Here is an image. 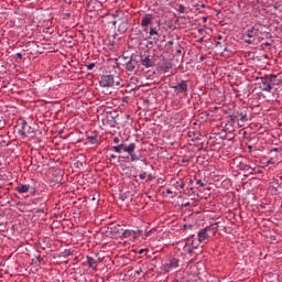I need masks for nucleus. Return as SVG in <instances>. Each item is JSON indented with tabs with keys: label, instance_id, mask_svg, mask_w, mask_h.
Segmentation results:
<instances>
[{
	"label": "nucleus",
	"instance_id": "obj_2",
	"mask_svg": "<svg viewBox=\"0 0 282 282\" xmlns=\"http://www.w3.org/2000/svg\"><path fill=\"white\" fill-rule=\"evenodd\" d=\"M217 228L209 226L197 232L199 243H208L215 237Z\"/></svg>",
	"mask_w": 282,
	"mask_h": 282
},
{
	"label": "nucleus",
	"instance_id": "obj_6",
	"mask_svg": "<svg viewBox=\"0 0 282 282\" xmlns=\"http://www.w3.org/2000/svg\"><path fill=\"white\" fill-rule=\"evenodd\" d=\"M274 78H276L274 75H271L270 77H262L260 89H262V91H272V85L270 83H272Z\"/></svg>",
	"mask_w": 282,
	"mask_h": 282
},
{
	"label": "nucleus",
	"instance_id": "obj_23",
	"mask_svg": "<svg viewBox=\"0 0 282 282\" xmlns=\"http://www.w3.org/2000/svg\"><path fill=\"white\" fill-rule=\"evenodd\" d=\"M245 43H247L248 45H252V43H254L253 37H249L248 40H245Z\"/></svg>",
	"mask_w": 282,
	"mask_h": 282
},
{
	"label": "nucleus",
	"instance_id": "obj_9",
	"mask_svg": "<svg viewBox=\"0 0 282 282\" xmlns=\"http://www.w3.org/2000/svg\"><path fill=\"white\" fill-rule=\"evenodd\" d=\"M154 19H155V17H153V14H151V13H145L142 17L141 28H142L143 32H148L149 31V25H151V23H153Z\"/></svg>",
	"mask_w": 282,
	"mask_h": 282
},
{
	"label": "nucleus",
	"instance_id": "obj_34",
	"mask_svg": "<svg viewBox=\"0 0 282 282\" xmlns=\"http://www.w3.org/2000/svg\"><path fill=\"white\" fill-rule=\"evenodd\" d=\"M173 282H191L189 280H174Z\"/></svg>",
	"mask_w": 282,
	"mask_h": 282
},
{
	"label": "nucleus",
	"instance_id": "obj_43",
	"mask_svg": "<svg viewBox=\"0 0 282 282\" xmlns=\"http://www.w3.org/2000/svg\"><path fill=\"white\" fill-rule=\"evenodd\" d=\"M200 8H206V4H200Z\"/></svg>",
	"mask_w": 282,
	"mask_h": 282
},
{
	"label": "nucleus",
	"instance_id": "obj_28",
	"mask_svg": "<svg viewBox=\"0 0 282 282\" xmlns=\"http://www.w3.org/2000/svg\"><path fill=\"white\" fill-rule=\"evenodd\" d=\"M64 256H65V257H72V252H70L69 250H65V251H64Z\"/></svg>",
	"mask_w": 282,
	"mask_h": 282
},
{
	"label": "nucleus",
	"instance_id": "obj_3",
	"mask_svg": "<svg viewBox=\"0 0 282 282\" xmlns=\"http://www.w3.org/2000/svg\"><path fill=\"white\" fill-rule=\"evenodd\" d=\"M234 164H236L239 171H243L245 173L252 171V166H250V164L248 163V159L246 158H236L234 160Z\"/></svg>",
	"mask_w": 282,
	"mask_h": 282
},
{
	"label": "nucleus",
	"instance_id": "obj_47",
	"mask_svg": "<svg viewBox=\"0 0 282 282\" xmlns=\"http://www.w3.org/2000/svg\"><path fill=\"white\" fill-rule=\"evenodd\" d=\"M116 85H120V82H117Z\"/></svg>",
	"mask_w": 282,
	"mask_h": 282
},
{
	"label": "nucleus",
	"instance_id": "obj_12",
	"mask_svg": "<svg viewBox=\"0 0 282 282\" xmlns=\"http://www.w3.org/2000/svg\"><path fill=\"white\" fill-rule=\"evenodd\" d=\"M197 243L195 241H192V243H185L183 247V251L186 252V254H193L195 250H197Z\"/></svg>",
	"mask_w": 282,
	"mask_h": 282
},
{
	"label": "nucleus",
	"instance_id": "obj_1",
	"mask_svg": "<svg viewBox=\"0 0 282 282\" xmlns=\"http://www.w3.org/2000/svg\"><path fill=\"white\" fill-rule=\"evenodd\" d=\"M116 153H128L130 155L131 162H138L140 161L143 166H147L145 169L151 170L153 169L152 165H148L145 160H142L140 155L135 154V143H130L127 145V143H121L119 145L115 147Z\"/></svg>",
	"mask_w": 282,
	"mask_h": 282
},
{
	"label": "nucleus",
	"instance_id": "obj_24",
	"mask_svg": "<svg viewBox=\"0 0 282 282\" xmlns=\"http://www.w3.org/2000/svg\"><path fill=\"white\" fill-rule=\"evenodd\" d=\"M155 232V229L145 231V237H151V234Z\"/></svg>",
	"mask_w": 282,
	"mask_h": 282
},
{
	"label": "nucleus",
	"instance_id": "obj_15",
	"mask_svg": "<svg viewBox=\"0 0 282 282\" xmlns=\"http://www.w3.org/2000/svg\"><path fill=\"white\" fill-rule=\"evenodd\" d=\"M149 39H153L154 43H158L160 41L159 39V33L155 30V28H150V32H149Z\"/></svg>",
	"mask_w": 282,
	"mask_h": 282
},
{
	"label": "nucleus",
	"instance_id": "obj_39",
	"mask_svg": "<svg viewBox=\"0 0 282 282\" xmlns=\"http://www.w3.org/2000/svg\"><path fill=\"white\" fill-rule=\"evenodd\" d=\"M248 149H249V153H252V145H249Z\"/></svg>",
	"mask_w": 282,
	"mask_h": 282
},
{
	"label": "nucleus",
	"instance_id": "obj_10",
	"mask_svg": "<svg viewBox=\"0 0 282 282\" xmlns=\"http://www.w3.org/2000/svg\"><path fill=\"white\" fill-rule=\"evenodd\" d=\"M140 63L143 67H153V65H155V62L148 52L141 54Z\"/></svg>",
	"mask_w": 282,
	"mask_h": 282
},
{
	"label": "nucleus",
	"instance_id": "obj_18",
	"mask_svg": "<svg viewBox=\"0 0 282 282\" xmlns=\"http://www.w3.org/2000/svg\"><path fill=\"white\" fill-rule=\"evenodd\" d=\"M126 69H127L128 72H133V69H135V64L132 63L131 61L128 62V63L126 64Z\"/></svg>",
	"mask_w": 282,
	"mask_h": 282
},
{
	"label": "nucleus",
	"instance_id": "obj_13",
	"mask_svg": "<svg viewBox=\"0 0 282 282\" xmlns=\"http://www.w3.org/2000/svg\"><path fill=\"white\" fill-rule=\"evenodd\" d=\"M246 35L248 39H257V36H259V28H257V25L249 28L246 31Z\"/></svg>",
	"mask_w": 282,
	"mask_h": 282
},
{
	"label": "nucleus",
	"instance_id": "obj_32",
	"mask_svg": "<svg viewBox=\"0 0 282 282\" xmlns=\"http://www.w3.org/2000/svg\"><path fill=\"white\" fill-rule=\"evenodd\" d=\"M176 188H184V183H177Z\"/></svg>",
	"mask_w": 282,
	"mask_h": 282
},
{
	"label": "nucleus",
	"instance_id": "obj_37",
	"mask_svg": "<svg viewBox=\"0 0 282 282\" xmlns=\"http://www.w3.org/2000/svg\"><path fill=\"white\" fill-rule=\"evenodd\" d=\"M216 47H221V42H216Z\"/></svg>",
	"mask_w": 282,
	"mask_h": 282
},
{
	"label": "nucleus",
	"instance_id": "obj_14",
	"mask_svg": "<svg viewBox=\"0 0 282 282\" xmlns=\"http://www.w3.org/2000/svg\"><path fill=\"white\" fill-rule=\"evenodd\" d=\"M87 264L91 270H98V261L90 256H87Z\"/></svg>",
	"mask_w": 282,
	"mask_h": 282
},
{
	"label": "nucleus",
	"instance_id": "obj_8",
	"mask_svg": "<svg viewBox=\"0 0 282 282\" xmlns=\"http://www.w3.org/2000/svg\"><path fill=\"white\" fill-rule=\"evenodd\" d=\"M177 268H180V260L172 258L163 264L162 270L165 272H173V270H177Z\"/></svg>",
	"mask_w": 282,
	"mask_h": 282
},
{
	"label": "nucleus",
	"instance_id": "obj_25",
	"mask_svg": "<svg viewBox=\"0 0 282 282\" xmlns=\"http://www.w3.org/2000/svg\"><path fill=\"white\" fill-rule=\"evenodd\" d=\"M140 180H147V172H143L139 175Z\"/></svg>",
	"mask_w": 282,
	"mask_h": 282
},
{
	"label": "nucleus",
	"instance_id": "obj_44",
	"mask_svg": "<svg viewBox=\"0 0 282 282\" xmlns=\"http://www.w3.org/2000/svg\"><path fill=\"white\" fill-rule=\"evenodd\" d=\"M18 56L21 58V56H23L21 53H18Z\"/></svg>",
	"mask_w": 282,
	"mask_h": 282
},
{
	"label": "nucleus",
	"instance_id": "obj_29",
	"mask_svg": "<svg viewBox=\"0 0 282 282\" xmlns=\"http://www.w3.org/2000/svg\"><path fill=\"white\" fill-rule=\"evenodd\" d=\"M189 228H193V225H184V230H189Z\"/></svg>",
	"mask_w": 282,
	"mask_h": 282
},
{
	"label": "nucleus",
	"instance_id": "obj_19",
	"mask_svg": "<svg viewBox=\"0 0 282 282\" xmlns=\"http://www.w3.org/2000/svg\"><path fill=\"white\" fill-rule=\"evenodd\" d=\"M189 145L193 147V151H202V149H204L202 143H189Z\"/></svg>",
	"mask_w": 282,
	"mask_h": 282
},
{
	"label": "nucleus",
	"instance_id": "obj_40",
	"mask_svg": "<svg viewBox=\"0 0 282 282\" xmlns=\"http://www.w3.org/2000/svg\"><path fill=\"white\" fill-rule=\"evenodd\" d=\"M110 158H112V160H116V155L115 154H111Z\"/></svg>",
	"mask_w": 282,
	"mask_h": 282
},
{
	"label": "nucleus",
	"instance_id": "obj_7",
	"mask_svg": "<svg viewBox=\"0 0 282 282\" xmlns=\"http://www.w3.org/2000/svg\"><path fill=\"white\" fill-rule=\"evenodd\" d=\"M20 135H22V138H30V135H32V133H34V128H32V126L28 124L26 121H22L21 122V130H19Z\"/></svg>",
	"mask_w": 282,
	"mask_h": 282
},
{
	"label": "nucleus",
	"instance_id": "obj_20",
	"mask_svg": "<svg viewBox=\"0 0 282 282\" xmlns=\"http://www.w3.org/2000/svg\"><path fill=\"white\" fill-rule=\"evenodd\" d=\"M73 166H74V169H83V162H80V161H75V162L73 163Z\"/></svg>",
	"mask_w": 282,
	"mask_h": 282
},
{
	"label": "nucleus",
	"instance_id": "obj_35",
	"mask_svg": "<svg viewBox=\"0 0 282 282\" xmlns=\"http://www.w3.org/2000/svg\"><path fill=\"white\" fill-rule=\"evenodd\" d=\"M144 252H147V249H140L139 250V254H143Z\"/></svg>",
	"mask_w": 282,
	"mask_h": 282
},
{
	"label": "nucleus",
	"instance_id": "obj_46",
	"mask_svg": "<svg viewBox=\"0 0 282 282\" xmlns=\"http://www.w3.org/2000/svg\"><path fill=\"white\" fill-rule=\"evenodd\" d=\"M115 142H118V138H115Z\"/></svg>",
	"mask_w": 282,
	"mask_h": 282
},
{
	"label": "nucleus",
	"instance_id": "obj_36",
	"mask_svg": "<svg viewBox=\"0 0 282 282\" xmlns=\"http://www.w3.org/2000/svg\"><path fill=\"white\" fill-rule=\"evenodd\" d=\"M166 194H167V195H173V191L166 189Z\"/></svg>",
	"mask_w": 282,
	"mask_h": 282
},
{
	"label": "nucleus",
	"instance_id": "obj_27",
	"mask_svg": "<svg viewBox=\"0 0 282 282\" xmlns=\"http://www.w3.org/2000/svg\"><path fill=\"white\" fill-rule=\"evenodd\" d=\"M30 191H31V195L33 196L36 195V187H31Z\"/></svg>",
	"mask_w": 282,
	"mask_h": 282
},
{
	"label": "nucleus",
	"instance_id": "obj_5",
	"mask_svg": "<svg viewBox=\"0 0 282 282\" xmlns=\"http://www.w3.org/2000/svg\"><path fill=\"white\" fill-rule=\"evenodd\" d=\"M229 119L231 124H235L237 120H240V122H248V111L243 110L241 112H236L234 115H230Z\"/></svg>",
	"mask_w": 282,
	"mask_h": 282
},
{
	"label": "nucleus",
	"instance_id": "obj_38",
	"mask_svg": "<svg viewBox=\"0 0 282 282\" xmlns=\"http://www.w3.org/2000/svg\"><path fill=\"white\" fill-rule=\"evenodd\" d=\"M224 37L221 35L217 36V41L220 42Z\"/></svg>",
	"mask_w": 282,
	"mask_h": 282
},
{
	"label": "nucleus",
	"instance_id": "obj_16",
	"mask_svg": "<svg viewBox=\"0 0 282 282\" xmlns=\"http://www.w3.org/2000/svg\"><path fill=\"white\" fill-rule=\"evenodd\" d=\"M174 89L176 91H188V85L186 84L185 80H182L180 84H177L176 86H174Z\"/></svg>",
	"mask_w": 282,
	"mask_h": 282
},
{
	"label": "nucleus",
	"instance_id": "obj_41",
	"mask_svg": "<svg viewBox=\"0 0 282 282\" xmlns=\"http://www.w3.org/2000/svg\"><path fill=\"white\" fill-rule=\"evenodd\" d=\"M164 69H166V63H163V66H162Z\"/></svg>",
	"mask_w": 282,
	"mask_h": 282
},
{
	"label": "nucleus",
	"instance_id": "obj_48",
	"mask_svg": "<svg viewBox=\"0 0 282 282\" xmlns=\"http://www.w3.org/2000/svg\"><path fill=\"white\" fill-rule=\"evenodd\" d=\"M203 21H206V18H205V19H203Z\"/></svg>",
	"mask_w": 282,
	"mask_h": 282
},
{
	"label": "nucleus",
	"instance_id": "obj_4",
	"mask_svg": "<svg viewBox=\"0 0 282 282\" xmlns=\"http://www.w3.org/2000/svg\"><path fill=\"white\" fill-rule=\"evenodd\" d=\"M141 232L142 230L126 229L122 232V237L123 239H128L129 241H137Z\"/></svg>",
	"mask_w": 282,
	"mask_h": 282
},
{
	"label": "nucleus",
	"instance_id": "obj_42",
	"mask_svg": "<svg viewBox=\"0 0 282 282\" xmlns=\"http://www.w3.org/2000/svg\"><path fill=\"white\" fill-rule=\"evenodd\" d=\"M148 180H152V176H151V174H149V175H148Z\"/></svg>",
	"mask_w": 282,
	"mask_h": 282
},
{
	"label": "nucleus",
	"instance_id": "obj_17",
	"mask_svg": "<svg viewBox=\"0 0 282 282\" xmlns=\"http://www.w3.org/2000/svg\"><path fill=\"white\" fill-rule=\"evenodd\" d=\"M30 188H31L30 184H20V185L15 188V191H17L18 193H29Z\"/></svg>",
	"mask_w": 282,
	"mask_h": 282
},
{
	"label": "nucleus",
	"instance_id": "obj_45",
	"mask_svg": "<svg viewBox=\"0 0 282 282\" xmlns=\"http://www.w3.org/2000/svg\"><path fill=\"white\" fill-rule=\"evenodd\" d=\"M239 124V127H243V123H238Z\"/></svg>",
	"mask_w": 282,
	"mask_h": 282
},
{
	"label": "nucleus",
	"instance_id": "obj_26",
	"mask_svg": "<svg viewBox=\"0 0 282 282\" xmlns=\"http://www.w3.org/2000/svg\"><path fill=\"white\" fill-rule=\"evenodd\" d=\"M196 184H197V186H202V187L206 186V184H204V182H202V180L196 181Z\"/></svg>",
	"mask_w": 282,
	"mask_h": 282
},
{
	"label": "nucleus",
	"instance_id": "obj_49",
	"mask_svg": "<svg viewBox=\"0 0 282 282\" xmlns=\"http://www.w3.org/2000/svg\"><path fill=\"white\" fill-rule=\"evenodd\" d=\"M165 1H171V0H165Z\"/></svg>",
	"mask_w": 282,
	"mask_h": 282
},
{
	"label": "nucleus",
	"instance_id": "obj_33",
	"mask_svg": "<svg viewBox=\"0 0 282 282\" xmlns=\"http://www.w3.org/2000/svg\"><path fill=\"white\" fill-rule=\"evenodd\" d=\"M188 206H191L189 203H184V204H182V207H183V208H188Z\"/></svg>",
	"mask_w": 282,
	"mask_h": 282
},
{
	"label": "nucleus",
	"instance_id": "obj_22",
	"mask_svg": "<svg viewBox=\"0 0 282 282\" xmlns=\"http://www.w3.org/2000/svg\"><path fill=\"white\" fill-rule=\"evenodd\" d=\"M94 67H96V63H90L86 65V68L91 72V69H94Z\"/></svg>",
	"mask_w": 282,
	"mask_h": 282
},
{
	"label": "nucleus",
	"instance_id": "obj_30",
	"mask_svg": "<svg viewBox=\"0 0 282 282\" xmlns=\"http://www.w3.org/2000/svg\"><path fill=\"white\" fill-rule=\"evenodd\" d=\"M272 151H279V152H282V147L281 148H274V149H271V153Z\"/></svg>",
	"mask_w": 282,
	"mask_h": 282
},
{
	"label": "nucleus",
	"instance_id": "obj_21",
	"mask_svg": "<svg viewBox=\"0 0 282 282\" xmlns=\"http://www.w3.org/2000/svg\"><path fill=\"white\" fill-rule=\"evenodd\" d=\"M178 12H180L181 14H184V13L186 12V7H184L183 4H180V6H178Z\"/></svg>",
	"mask_w": 282,
	"mask_h": 282
},
{
	"label": "nucleus",
	"instance_id": "obj_11",
	"mask_svg": "<svg viewBox=\"0 0 282 282\" xmlns=\"http://www.w3.org/2000/svg\"><path fill=\"white\" fill-rule=\"evenodd\" d=\"M115 83L113 75H104L99 80L100 87H113Z\"/></svg>",
	"mask_w": 282,
	"mask_h": 282
},
{
	"label": "nucleus",
	"instance_id": "obj_31",
	"mask_svg": "<svg viewBox=\"0 0 282 282\" xmlns=\"http://www.w3.org/2000/svg\"><path fill=\"white\" fill-rule=\"evenodd\" d=\"M142 272H144V271L142 270V268H139V269L135 271V274H142Z\"/></svg>",
	"mask_w": 282,
	"mask_h": 282
}]
</instances>
